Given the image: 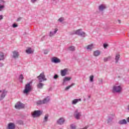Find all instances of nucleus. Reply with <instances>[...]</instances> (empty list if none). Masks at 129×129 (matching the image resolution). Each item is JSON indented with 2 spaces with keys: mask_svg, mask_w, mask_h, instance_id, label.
<instances>
[{
  "mask_svg": "<svg viewBox=\"0 0 129 129\" xmlns=\"http://www.w3.org/2000/svg\"><path fill=\"white\" fill-rule=\"evenodd\" d=\"M37 78L38 79L39 83L37 85V87L38 89H42L44 87V84L42 82L44 81H47V78L44 74V72L41 73Z\"/></svg>",
  "mask_w": 129,
  "mask_h": 129,
  "instance_id": "nucleus-1",
  "label": "nucleus"
},
{
  "mask_svg": "<svg viewBox=\"0 0 129 129\" xmlns=\"http://www.w3.org/2000/svg\"><path fill=\"white\" fill-rule=\"evenodd\" d=\"M78 35V36H80V37H82L83 38H85V36L86 34L85 32L82 31V29H80L75 31L74 33H71V35Z\"/></svg>",
  "mask_w": 129,
  "mask_h": 129,
  "instance_id": "nucleus-2",
  "label": "nucleus"
},
{
  "mask_svg": "<svg viewBox=\"0 0 129 129\" xmlns=\"http://www.w3.org/2000/svg\"><path fill=\"white\" fill-rule=\"evenodd\" d=\"M32 90V87H31V83H29L25 85V89L23 91L24 94H28L30 91Z\"/></svg>",
  "mask_w": 129,
  "mask_h": 129,
  "instance_id": "nucleus-3",
  "label": "nucleus"
},
{
  "mask_svg": "<svg viewBox=\"0 0 129 129\" xmlns=\"http://www.w3.org/2000/svg\"><path fill=\"white\" fill-rule=\"evenodd\" d=\"M43 113V111L41 110H35L33 113L32 114V116L34 118L39 117L41 116Z\"/></svg>",
  "mask_w": 129,
  "mask_h": 129,
  "instance_id": "nucleus-4",
  "label": "nucleus"
},
{
  "mask_svg": "<svg viewBox=\"0 0 129 129\" xmlns=\"http://www.w3.org/2000/svg\"><path fill=\"white\" fill-rule=\"evenodd\" d=\"M121 86H114L113 87V92H116V93H119L121 91Z\"/></svg>",
  "mask_w": 129,
  "mask_h": 129,
  "instance_id": "nucleus-5",
  "label": "nucleus"
},
{
  "mask_svg": "<svg viewBox=\"0 0 129 129\" xmlns=\"http://www.w3.org/2000/svg\"><path fill=\"white\" fill-rule=\"evenodd\" d=\"M15 108L16 109H21L22 108H24L25 107V105L22 103L21 102H18L15 105Z\"/></svg>",
  "mask_w": 129,
  "mask_h": 129,
  "instance_id": "nucleus-6",
  "label": "nucleus"
},
{
  "mask_svg": "<svg viewBox=\"0 0 129 129\" xmlns=\"http://www.w3.org/2000/svg\"><path fill=\"white\" fill-rule=\"evenodd\" d=\"M74 116L76 119H79L81 116V112H79L78 109H76L74 113Z\"/></svg>",
  "mask_w": 129,
  "mask_h": 129,
  "instance_id": "nucleus-7",
  "label": "nucleus"
},
{
  "mask_svg": "<svg viewBox=\"0 0 129 129\" xmlns=\"http://www.w3.org/2000/svg\"><path fill=\"white\" fill-rule=\"evenodd\" d=\"M51 62H52V63H55V64H57L58 63H60L61 62V60L58 57L54 56L51 58Z\"/></svg>",
  "mask_w": 129,
  "mask_h": 129,
  "instance_id": "nucleus-8",
  "label": "nucleus"
},
{
  "mask_svg": "<svg viewBox=\"0 0 129 129\" xmlns=\"http://www.w3.org/2000/svg\"><path fill=\"white\" fill-rule=\"evenodd\" d=\"M64 122H65V119L63 117H60L57 120L56 123L62 125L63 124Z\"/></svg>",
  "mask_w": 129,
  "mask_h": 129,
  "instance_id": "nucleus-9",
  "label": "nucleus"
},
{
  "mask_svg": "<svg viewBox=\"0 0 129 129\" xmlns=\"http://www.w3.org/2000/svg\"><path fill=\"white\" fill-rule=\"evenodd\" d=\"M13 58H14V59H17L18 58H19V56H20V54L19 53V52H18L17 50H15L14 51H13Z\"/></svg>",
  "mask_w": 129,
  "mask_h": 129,
  "instance_id": "nucleus-10",
  "label": "nucleus"
},
{
  "mask_svg": "<svg viewBox=\"0 0 129 129\" xmlns=\"http://www.w3.org/2000/svg\"><path fill=\"white\" fill-rule=\"evenodd\" d=\"M7 93H8V91H6V90H4L3 91V93L0 96V100H3V99H4L5 97H6Z\"/></svg>",
  "mask_w": 129,
  "mask_h": 129,
  "instance_id": "nucleus-11",
  "label": "nucleus"
},
{
  "mask_svg": "<svg viewBox=\"0 0 129 129\" xmlns=\"http://www.w3.org/2000/svg\"><path fill=\"white\" fill-rule=\"evenodd\" d=\"M105 9H106V6L103 4L100 5L98 7L100 12H103Z\"/></svg>",
  "mask_w": 129,
  "mask_h": 129,
  "instance_id": "nucleus-12",
  "label": "nucleus"
},
{
  "mask_svg": "<svg viewBox=\"0 0 129 129\" xmlns=\"http://www.w3.org/2000/svg\"><path fill=\"white\" fill-rule=\"evenodd\" d=\"M16 128V125L14 123H9L8 124V129H15Z\"/></svg>",
  "mask_w": 129,
  "mask_h": 129,
  "instance_id": "nucleus-13",
  "label": "nucleus"
},
{
  "mask_svg": "<svg viewBox=\"0 0 129 129\" xmlns=\"http://www.w3.org/2000/svg\"><path fill=\"white\" fill-rule=\"evenodd\" d=\"M68 71L67 69H65L64 70H61L60 71V74L62 76H66V74H67V72Z\"/></svg>",
  "mask_w": 129,
  "mask_h": 129,
  "instance_id": "nucleus-14",
  "label": "nucleus"
},
{
  "mask_svg": "<svg viewBox=\"0 0 129 129\" xmlns=\"http://www.w3.org/2000/svg\"><path fill=\"white\" fill-rule=\"evenodd\" d=\"M70 80H71V77H64L63 80L62 85H65V83L66 82V81H69Z\"/></svg>",
  "mask_w": 129,
  "mask_h": 129,
  "instance_id": "nucleus-15",
  "label": "nucleus"
},
{
  "mask_svg": "<svg viewBox=\"0 0 129 129\" xmlns=\"http://www.w3.org/2000/svg\"><path fill=\"white\" fill-rule=\"evenodd\" d=\"M57 32H58L57 28H55L53 32L52 31H50L49 34V37H53V36H54V35H55V34H56Z\"/></svg>",
  "mask_w": 129,
  "mask_h": 129,
  "instance_id": "nucleus-16",
  "label": "nucleus"
},
{
  "mask_svg": "<svg viewBox=\"0 0 129 129\" xmlns=\"http://www.w3.org/2000/svg\"><path fill=\"white\" fill-rule=\"evenodd\" d=\"M26 53H27V54H33L34 50H32L31 47H28V49L26 50Z\"/></svg>",
  "mask_w": 129,
  "mask_h": 129,
  "instance_id": "nucleus-17",
  "label": "nucleus"
},
{
  "mask_svg": "<svg viewBox=\"0 0 129 129\" xmlns=\"http://www.w3.org/2000/svg\"><path fill=\"white\" fill-rule=\"evenodd\" d=\"M118 123L119 124H126V123H127V122L126 121V120L123 119L119 120L118 122Z\"/></svg>",
  "mask_w": 129,
  "mask_h": 129,
  "instance_id": "nucleus-18",
  "label": "nucleus"
},
{
  "mask_svg": "<svg viewBox=\"0 0 129 129\" xmlns=\"http://www.w3.org/2000/svg\"><path fill=\"white\" fill-rule=\"evenodd\" d=\"M42 101L43 102V104H45L46 103H48L49 101H50V97L47 96L45 98H44Z\"/></svg>",
  "mask_w": 129,
  "mask_h": 129,
  "instance_id": "nucleus-19",
  "label": "nucleus"
},
{
  "mask_svg": "<svg viewBox=\"0 0 129 129\" xmlns=\"http://www.w3.org/2000/svg\"><path fill=\"white\" fill-rule=\"evenodd\" d=\"M79 101H81V99H75L72 101V104L75 105Z\"/></svg>",
  "mask_w": 129,
  "mask_h": 129,
  "instance_id": "nucleus-20",
  "label": "nucleus"
},
{
  "mask_svg": "<svg viewBox=\"0 0 129 129\" xmlns=\"http://www.w3.org/2000/svg\"><path fill=\"white\" fill-rule=\"evenodd\" d=\"M100 53H101L100 51L96 50L94 51L93 55L95 57H97V56H99V55H100Z\"/></svg>",
  "mask_w": 129,
  "mask_h": 129,
  "instance_id": "nucleus-21",
  "label": "nucleus"
},
{
  "mask_svg": "<svg viewBox=\"0 0 129 129\" xmlns=\"http://www.w3.org/2000/svg\"><path fill=\"white\" fill-rule=\"evenodd\" d=\"M120 58V55H119V54H116L115 57V63H118V60H119Z\"/></svg>",
  "mask_w": 129,
  "mask_h": 129,
  "instance_id": "nucleus-22",
  "label": "nucleus"
},
{
  "mask_svg": "<svg viewBox=\"0 0 129 129\" xmlns=\"http://www.w3.org/2000/svg\"><path fill=\"white\" fill-rule=\"evenodd\" d=\"M48 117H49V114H46L45 115L44 118L43 119V122H47L48 121Z\"/></svg>",
  "mask_w": 129,
  "mask_h": 129,
  "instance_id": "nucleus-23",
  "label": "nucleus"
},
{
  "mask_svg": "<svg viewBox=\"0 0 129 129\" xmlns=\"http://www.w3.org/2000/svg\"><path fill=\"white\" fill-rule=\"evenodd\" d=\"M4 59H5V54H4V52H0V61L4 60Z\"/></svg>",
  "mask_w": 129,
  "mask_h": 129,
  "instance_id": "nucleus-24",
  "label": "nucleus"
},
{
  "mask_svg": "<svg viewBox=\"0 0 129 129\" xmlns=\"http://www.w3.org/2000/svg\"><path fill=\"white\" fill-rule=\"evenodd\" d=\"M1 3H3V4H5V1L4 0H0V4ZM3 9H5V5H1L0 4V11L3 10Z\"/></svg>",
  "mask_w": 129,
  "mask_h": 129,
  "instance_id": "nucleus-25",
  "label": "nucleus"
},
{
  "mask_svg": "<svg viewBox=\"0 0 129 129\" xmlns=\"http://www.w3.org/2000/svg\"><path fill=\"white\" fill-rule=\"evenodd\" d=\"M93 49V44H90L87 46V49L91 51Z\"/></svg>",
  "mask_w": 129,
  "mask_h": 129,
  "instance_id": "nucleus-26",
  "label": "nucleus"
},
{
  "mask_svg": "<svg viewBox=\"0 0 129 129\" xmlns=\"http://www.w3.org/2000/svg\"><path fill=\"white\" fill-rule=\"evenodd\" d=\"M74 85H75V83H72L71 85L67 86L65 90H68L70 89V88H71V87H72V86H74Z\"/></svg>",
  "mask_w": 129,
  "mask_h": 129,
  "instance_id": "nucleus-27",
  "label": "nucleus"
},
{
  "mask_svg": "<svg viewBox=\"0 0 129 129\" xmlns=\"http://www.w3.org/2000/svg\"><path fill=\"white\" fill-rule=\"evenodd\" d=\"M23 79H24V76L23 75H20L19 76V80L20 81L21 83H23Z\"/></svg>",
  "mask_w": 129,
  "mask_h": 129,
  "instance_id": "nucleus-28",
  "label": "nucleus"
},
{
  "mask_svg": "<svg viewBox=\"0 0 129 129\" xmlns=\"http://www.w3.org/2000/svg\"><path fill=\"white\" fill-rule=\"evenodd\" d=\"M69 50L73 52L75 51V47L74 46H71L69 47Z\"/></svg>",
  "mask_w": 129,
  "mask_h": 129,
  "instance_id": "nucleus-29",
  "label": "nucleus"
},
{
  "mask_svg": "<svg viewBox=\"0 0 129 129\" xmlns=\"http://www.w3.org/2000/svg\"><path fill=\"white\" fill-rule=\"evenodd\" d=\"M36 104L37 105H41V104H44V102H43V100H39L36 102Z\"/></svg>",
  "mask_w": 129,
  "mask_h": 129,
  "instance_id": "nucleus-30",
  "label": "nucleus"
},
{
  "mask_svg": "<svg viewBox=\"0 0 129 129\" xmlns=\"http://www.w3.org/2000/svg\"><path fill=\"white\" fill-rule=\"evenodd\" d=\"M94 78V76L93 75H91L90 76V82H93V79Z\"/></svg>",
  "mask_w": 129,
  "mask_h": 129,
  "instance_id": "nucleus-31",
  "label": "nucleus"
},
{
  "mask_svg": "<svg viewBox=\"0 0 129 129\" xmlns=\"http://www.w3.org/2000/svg\"><path fill=\"white\" fill-rule=\"evenodd\" d=\"M112 119H113V118L110 117L108 118V120H107V123H109V122H111V121H112Z\"/></svg>",
  "mask_w": 129,
  "mask_h": 129,
  "instance_id": "nucleus-32",
  "label": "nucleus"
},
{
  "mask_svg": "<svg viewBox=\"0 0 129 129\" xmlns=\"http://www.w3.org/2000/svg\"><path fill=\"white\" fill-rule=\"evenodd\" d=\"M58 21L59 22H60V23H62V22H63V21H64V18L61 17V18H60L58 20Z\"/></svg>",
  "mask_w": 129,
  "mask_h": 129,
  "instance_id": "nucleus-33",
  "label": "nucleus"
},
{
  "mask_svg": "<svg viewBox=\"0 0 129 129\" xmlns=\"http://www.w3.org/2000/svg\"><path fill=\"white\" fill-rule=\"evenodd\" d=\"M103 47H104V49H106V48H107V47H108V44H107L106 43H104Z\"/></svg>",
  "mask_w": 129,
  "mask_h": 129,
  "instance_id": "nucleus-34",
  "label": "nucleus"
},
{
  "mask_svg": "<svg viewBox=\"0 0 129 129\" xmlns=\"http://www.w3.org/2000/svg\"><path fill=\"white\" fill-rule=\"evenodd\" d=\"M103 82V80H102V79H100L99 80V84H102Z\"/></svg>",
  "mask_w": 129,
  "mask_h": 129,
  "instance_id": "nucleus-35",
  "label": "nucleus"
},
{
  "mask_svg": "<svg viewBox=\"0 0 129 129\" xmlns=\"http://www.w3.org/2000/svg\"><path fill=\"white\" fill-rule=\"evenodd\" d=\"M58 77L59 76H58V75L55 74L53 77V79H57V78H58Z\"/></svg>",
  "mask_w": 129,
  "mask_h": 129,
  "instance_id": "nucleus-36",
  "label": "nucleus"
},
{
  "mask_svg": "<svg viewBox=\"0 0 129 129\" xmlns=\"http://www.w3.org/2000/svg\"><path fill=\"white\" fill-rule=\"evenodd\" d=\"M17 27H18V24L15 23L13 24V28H17Z\"/></svg>",
  "mask_w": 129,
  "mask_h": 129,
  "instance_id": "nucleus-37",
  "label": "nucleus"
},
{
  "mask_svg": "<svg viewBox=\"0 0 129 129\" xmlns=\"http://www.w3.org/2000/svg\"><path fill=\"white\" fill-rule=\"evenodd\" d=\"M48 52H49V51L47 50H45L44 51V54H48Z\"/></svg>",
  "mask_w": 129,
  "mask_h": 129,
  "instance_id": "nucleus-38",
  "label": "nucleus"
},
{
  "mask_svg": "<svg viewBox=\"0 0 129 129\" xmlns=\"http://www.w3.org/2000/svg\"><path fill=\"white\" fill-rule=\"evenodd\" d=\"M23 19L22 17H19L17 19V22H19V21H21V20Z\"/></svg>",
  "mask_w": 129,
  "mask_h": 129,
  "instance_id": "nucleus-39",
  "label": "nucleus"
},
{
  "mask_svg": "<svg viewBox=\"0 0 129 129\" xmlns=\"http://www.w3.org/2000/svg\"><path fill=\"white\" fill-rule=\"evenodd\" d=\"M104 61L105 62H107V61H108V59H107V57H104Z\"/></svg>",
  "mask_w": 129,
  "mask_h": 129,
  "instance_id": "nucleus-40",
  "label": "nucleus"
},
{
  "mask_svg": "<svg viewBox=\"0 0 129 129\" xmlns=\"http://www.w3.org/2000/svg\"><path fill=\"white\" fill-rule=\"evenodd\" d=\"M37 1L38 0H31V3H32V4H34L35 3H36V2H37Z\"/></svg>",
  "mask_w": 129,
  "mask_h": 129,
  "instance_id": "nucleus-41",
  "label": "nucleus"
},
{
  "mask_svg": "<svg viewBox=\"0 0 129 129\" xmlns=\"http://www.w3.org/2000/svg\"><path fill=\"white\" fill-rule=\"evenodd\" d=\"M3 15H0V21L1 20H3V19H4V18H3Z\"/></svg>",
  "mask_w": 129,
  "mask_h": 129,
  "instance_id": "nucleus-42",
  "label": "nucleus"
},
{
  "mask_svg": "<svg viewBox=\"0 0 129 129\" xmlns=\"http://www.w3.org/2000/svg\"><path fill=\"white\" fill-rule=\"evenodd\" d=\"M107 59L108 60H111V56H108V57H107Z\"/></svg>",
  "mask_w": 129,
  "mask_h": 129,
  "instance_id": "nucleus-43",
  "label": "nucleus"
},
{
  "mask_svg": "<svg viewBox=\"0 0 129 129\" xmlns=\"http://www.w3.org/2000/svg\"><path fill=\"white\" fill-rule=\"evenodd\" d=\"M19 122L21 123V124H22V123H23V121L20 120V121H19Z\"/></svg>",
  "mask_w": 129,
  "mask_h": 129,
  "instance_id": "nucleus-44",
  "label": "nucleus"
},
{
  "mask_svg": "<svg viewBox=\"0 0 129 129\" xmlns=\"http://www.w3.org/2000/svg\"><path fill=\"white\" fill-rule=\"evenodd\" d=\"M127 122H129V117H128L127 118Z\"/></svg>",
  "mask_w": 129,
  "mask_h": 129,
  "instance_id": "nucleus-45",
  "label": "nucleus"
},
{
  "mask_svg": "<svg viewBox=\"0 0 129 129\" xmlns=\"http://www.w3.org/2000/svg\"><path fill=\"white\" fill-rule=\"evenodd\" d=\"M118 22L119 24H120V23H121L120 20H118Z\"/></svg>",
  "mask_w": 129,
  "mask_h": 129,
  "instance_id": "nucleus-46",
  "label": "nucleus"
},
{
  "mask_svg": "<svg viewBox=\"0 0 129 129\" xmlns=\"http://www.w3.org/2000/svg\"><path fill=\"white\" fill-rule=\"evenodd\" d=\"M51 90H52V88H50L49 89V91H51Z\"/></svg>",
  "mask_w": 129,
  "mask_h": 129,
  "instance_id": "nucleus-47",
  "label": "nucleus"
},
{
  "mask_svg": "<svg viewBox=\"0 0 129 129\" xmlns=\"http://www.w3.org/2000/svg\"><path fill=\"white\" fill-rule=\"evenodd\" d=\"M127 109H128V110H129V105L127 106Z\"/></svg>",
  "mask_w": 129,
  "mask_h": 129,
  "instance_id": "nucleus-48",
  "label": "nucleus"
},
{
  "mask_svg": "<svg viewBox=\"0 0 129 129\" xmlns=\"http://www.w3.org/2000/svg\"><path fill=\"white\" fill-rule=\"evenodd\" d=\"M1 92H3V91L0 90V93H1Z\"/></svg>",
  "mask_w": 129,
  "mask_h": 129,
  "instance_id": "nucleus-49",
  "label": "nucleus"
},
{
  "mask_svg": "<svg viewBox=\"0 0 129 129\" xmlns=\"http://www.w3.org/2000/svg\"><path fill=\"white\" fill-rule=\"evenodd\" d=\"M90 97H91L90 96H89V98H90Z\"/></svg>",
  "mask_w": 129,
  "mask_h": 129,
  "instance_id": "nucleus-50",
  "label": "nucleus"
}]
</instances>
